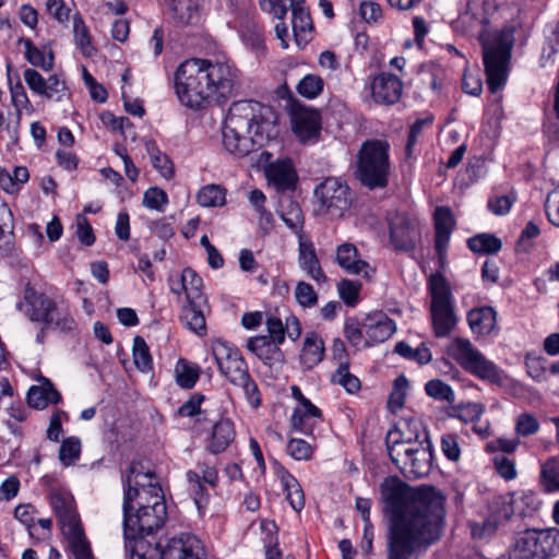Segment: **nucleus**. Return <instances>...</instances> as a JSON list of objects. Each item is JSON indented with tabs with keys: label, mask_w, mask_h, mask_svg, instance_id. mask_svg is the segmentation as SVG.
Instances as JSON below:
<instances>
[{
	"label": "nucleus",
	"mask_w": 559,
	"mask_h": 559,
	"mask_svg": "<svg viewBox=\"0 0 559 559\" xmlns=\"http://www.w3.org/2000/svg\"><path fill=\"white\" fill-rule=\"evenodd\" d=\"M545 212L548 221L559 227V187L554 189L546 198Z\"/></svg>",
	"instance_id": "63"
},
{
	"label": "nucleus",
	"mask_w": 559,
	"mask_h": 559,
	"mask_svg": "<svg viewBox=\"0 0 559 559\" xmlns=\"http://www.w3.org/2000/svg\"><path fill=\"white\" fill-rule=\"evenodd\" d=\"M539 429V423L537 418L530 414H521L515 421V431L519 436L527 437L536 433Z\"/></svg>",
	"instance_id": "60"
},
{
	"label": "nucleus",
	"mask_w": 559,
	"mask_h": 559,
	"mask_svg": "<svg viewBox=\"0 0 559 559\" xmlns=\"http://www.w3.org/2000/svg\"><path fill=\"white\" fill-rule=\"evenodd\" d=\"M535 497L531 492H512L500 497L502 509L500 515L509 519L512 515L526 516L530 513L531 506L534 503Z\"/></svg>",
	"instance_id": "28"
},
{
	"label": "nucleus",
	"mask_w": 559,
	"mask_h": 559,
	"mask_svg": "<svg viewBox=\"0 0 559 559\" xmlns=\"http://www.w3.org/2000/svg\"><path fill=\"white\" fill-rule=\"evenodd\" d=\"M468 325L474 334L488 335L497 324V312L492 307L472 309L467 314Z\"/></svg>",
	"instance_id": "31"
},
{
	"label": "nucleus",
	"mask_w": 559,
	"mask_h": 559,
	"mask_svg": "<svg viewBox=\"0 0 559 559\" xmlns=\"http://www.w3.org/2000/svg\"><path fill=\"white\" fill-rule=\"evenodd\" d=\"M321 420V411L310 401H304L294 409L292 415V428L304 435H312L313 428Z\"/></svg>",
	"instance_id": "27"
},
{
	"label": "nucleus",
	"mask_w": 559,
	"mask_h": 559,
	"mask_svg": "<svg viewBox=\"0 0 559 559\" xmlns=\"http://www.w3.org/2000/svg\"><path fill=\"white\" fill-rule=\"evenodd\" d=\"M389 237L396 250L413 249L420 238L419 225L416 219L405 213H393L388 218Z\"/></svg>",
	"instance_id": "14"
},
{
	"label": "nucleus",
	"mask_w": 559,
	"mask_h": 559,
	"mask_svg": "<svg viewBox=\"0 0 559 559\" xmlns=\"http://www.w3.org/2000/svg\"><path fill=\"white\" fill-rule=\"evenodd\" d=\"M278 214L286 226L298 237L300 234H304V214L298 202L284 197L280 202Z\"/></svg>",
	"instance_id": "34"
},
{
	"label": "nucleus",
	"mask_w": 559,
	"mask_h": 559,
	"mask_svg": "<svg viewBox=\"0 0 559 559\" xmlns=\"http://www.w3.org/2000/svg\"><path fill=\"white\" fill-rule=\"evenodd\" d=\"M425 390L427 395L436 400L445 401L449 403H452L455 400V393L453 389L448 383L439 379L428 381L425 385Z\"/></svg>",
	"instance_id": "53"
},
{
	"label": "nucleus",
	"mask_w": 559,
	"mask_h": 559,
	"mask_svg": "<svg viewBox=\"0 0 559 559\" xmlns=\"http://www.w3.org/2000/svg\"><path fill=\"white\" fill-rule=\"evenodd\" d=\"M364 330L365 344L370 346L390 338L395 332V323L386 316L379 313L366 319Z\"/></svg>",
	"instance_id": "25"
},
{
	"label": "nucleus",
	"mask_w": 559,
	"mask_h": 559,
	"mask_svg": "<svg viewBox=\"0 0 559 559\" xmlns=\"http://www.w3.org/2000/svg\"><path fill=\"white\" fill-rule=\"evenodd\" d=\"M168 9L180 24H191L199 17L201 0H166Z\"/></svg>",
	"instance_id": "35"
},
{
	"label": "nucleus",
	"mask_w": 559,
	"mask_h": 559,
	"mask_svg": "<svg viewBox=\"0 0 559 559\" xmlns=\"http://www.w3.org/2000/svg\"><path fill=\"white\" fill-rule=\"evenodd\" d=\"M333 383L343 386L346 392L354 394L360 390L359 379L349 372V365L337 366L331 378Z\"/></svg>",
	"instance_id": "50"
},
{
	"label": "nucleus",
	"mask_w": 559,
	"mask_h": 559,
	"mask_svg": "<svg viewBox=\"0 0 559 559\" xmlns=\"http://www.w3.org/2000/svg\"><path fill=\"white\" fill-rule=\"evenodd\" d=\"M317 212L332 218L342 217L349 204V188L340 178H326L314 189Z\"/></svg>",
	"instance_id": "12"
},
{
	"label": "nucleus",
	"mask_w": 559,
	"mask_h": 559,
	"mask_svg": "<svg viewBox=\"0 0 559 559\" xmlns=\"http://www.w3.org/2000/svg\"><path fill=\"white\" fill-rule=\"evenodd\" d=\"M168 203L167 193L157 187L148 188L144 194L142 204L150 210H154L157 212H164L165 206Z\"/></svg>",
	"instance_id": "54"
},
{
	"label": "nucleus",
	"mask_w": 559,
	"mask_h": 559,
	"mask_svg": "<svg viewBox=\"0 0 559 559\" xmlns=\"http://www.w3.org/2000/svg\"><path fill=\"white\" fill-rule=\"evenodd\" d=\"M17 308L24 311L31 321L41 322L47 328L62 332L72 331L75 328L70 307L62 298H51L28 288L25 290L24 301L19 302Z\"/></svg>",
	"instance_id": "7"
},
{
	"label": "nucleus",
	"mask_w": 559,
	"mask_h": 559,
	"mask_svg": "<svg viewBox=\"0 0 559 559\" xmlns=\"http://www.w3.org/2000/svg\"><path fill=\"white\" fill-rule=\"evenodd\" d=\"M402 91L400 78L391 73L382 72L371 83V95L377 103L394 104L401 98Z\"/></svg>",
	"instance_id": "22"
},
{
	"label": "nucleus",
	"mask_w": 559,
	"mask_h": 559,
	"mask_svg": "<svg viewBox=\"0 0 559 559\" xmlns=\"http://www.w3.org/2000/svg\"><path fill=\"white\" fill-rule=\"evenodd\" d=\"M10 93L11 100L16 109V112H20V115H22V111L24 109L29 110L32 108L25 88L20 81H17L15 84H10Z\"/></svg>",
	"instance_id": "62"
},
{
	"label": "nucleus",
	"mask_w": 559,
	"mask_h": 559,
	"mask_svg": "<svg viewBox=\"0 0 559 559\" xmlns=\"http://www.w3.org/2000/svg\"><path fill=\"white\" fill-rule=\"evenodd\" d=\"M275 474L286 493L290 507L300 512L305 507V495L297 479L283 466H277Z\"/></svg>",
	"instance_id": "30"
},
{
	"label": "nucleus",
	"mask_w": 559,
	"mask_h": 559,
	"mask_svg": "<svg viewBox=\"0 0 559 559\" xmlns=\"http://www.w3.org/2000/svg\"><path fill=\"white\" fill-rule=\"evenodd\" d=\"M147 555H152L154 559H206L202 542L190 533H181L170 538L163 548L155 545Z\"/></svg>",
	"instance_id": "13"
},
{
	"label": "nucleus",
	"mask_w": 559,
	"mask_h": 559,
	"mask_svg": "<svg viewBox=\"0 0 559 559\" xmlns=\"http://www.w3.org/2000/svg\"><path fill=\"white\" fill-rule=\"evenodd\" d=\"M212 355L221 373L236 386H240L247 402L252 407L261 404V393L249 373V367L240 350L233 344L216 340L212 344Z\"/></svg>",
	"instance_id": "6"
},
{
	"label": "nucleus",
	"mask_w": 559,
	"mask_h": 559,
	"mask_svg": "<svg viewBox=\"0 0 559 559\" xmlns=\"http://www.w3.org/2000/svg\"><path fill=\"white\" fill-rule=\"evenodd\" d=\"M277 116L266 105L253 100L234 103L223 128V145L236 156H246L275 136Z\"/></svg>",
	"instance_id": "4"
},
{
	"label": "nucleus",
	"mask_w": 559,
	"mask_h": 559,
	"mask_svg": "<svg viewBox=\"0 0 559 559\" xmlns=\"http://www.w3.org/2000/svg\"><path fill=\"white\" fill-rule=\"evenodd\" d=\"M390 171L389 144L382 140H368L357 154L356 177L370 189L388 185Z\"/></svg>",
	"instance_id": "8"
},
{
	"label": "nucleus",
	"mask_w": 559,
	"mask_h": 559,
	"mask_svg": "<svg viewBox=\"0 0 559 559\" xmlns=\"http://www.w3.org/2000/svg\"><path fill=\"white\" fill-rule=\"evenodd\" d=\"M431 445L430 443L416 444L412 454L404 462L401 469L403 474L412 477H421L429 473L431 467Z\"/></svg>",
	"instance_id": "26"
},
{
	"label": "nucleus",
	"mask_w": 559,
	"mask_h": 559,
	"mask_svg": "<svg viewBox=\"0 0 559 559\" xmlns=\"http://www.w3.org/2000/svg\"><path fill=\"white\" fill-rule=\"evenodd\" d=\"M559 551V530H527L520 534L510 559H549Z\"/></svg>",
	"instance_id": "11"
},
{
	"label": "nucleus",
	"mask_w": 559,
	"mask_h": 559,
	"mask_svg": "<svg viewBox=\"0 0 559 559\" xmlns=\"http://www.w3.org/2000/svg\"><path fill=\"white\" fill-rule=\"evenodd\" d=\"M323 86L324 82L319 75L307 74L297 84V92L308 99H313L322 93Z\"/></svg>",
	"instance_id": "51"
},
{
	"label": "nucleus",
	"mask_w": 559,
	"mask_h": 559,
	"mask_svg": "<svg viewBox=\"0 0 559 559\" xmlns=\"http://www.w3.org/2000/svg\"><path fill=\"white\" fill-rule=\"evenodd\" d=\"M389 432H396L400 440L408 444H414V448H416V444L430 443L428 432L418 419L402 420Z\"/></svg>",
	"instance_id": "32"
},
{
	"label": "nucleus",
	"mask_w": 559,
	"mask_h": 559,
	"mask_svg": "<svg viewBox=\"0 0 559 559\" xmlns=\"http://www.w3.org/2000/svg\"><path fill=\"white\" fill-rule=\"evenodd\" d=\"M361 284L358 281L341 280L337 284V292L345 305L354 307L358 302Z\"/></svg>",
	"instance_id": "55"
},
{
	"label": "nucleus",
	"mask_w": 559,
	"mask_h": 559,
	"mask_svg": "<svg viewBox=\"0 0 559 559\" xmlns=\"http://www.w3.org/2000/svg\"><path fill=\"white\" fill-rule=\"evenodd\" d=\"M388 559H412L437 543L444 524V497L433 487L412 488L396 477L381 485Z\"/></svg>",
	"instance_id": "1"
},
{
	"label": "nucleus",
	"mask_w": 559,
	"mask_h": 559,
	"mask_svg": "<svg viewBox=\"0 0 559 559\" xmlns=\"http://www.w3.org/2000/svg\"><path fill=\"white\" fill-rule=\"evenodd\" d=\"M200 367L180 358L175 366L176 383L182 389H192L200 378Z\"/></svg>",
	"instance_id": "42"
},
{
	"label": "nucleus",
	"mask_w": 559,
	"mask_h": 559,
	"mask_svg": "<svg viewBox=\"0 0 559 559\" xmlns=\"http://www.w3.org/2000/svg\"><path fill=\"white\" fill-rule=\"evenodd\" d=\"M436 231L451 233L454 226V219L448 207H437L435 211Z\"/></svg>",
	"instance_id": "64"
},
{
	"label": "nucleus",
	"mask_w": 559,
	"mask_h": 559,
	"mask_svg": "<svg viewBox=\"0 0 559 559\" xmlns=\"http://www.w3.org/2000/svg\"><path fill=\"white\" fill-rule=\"evenodd\" d=\"M23 78L34 94L48 100L62 102L68 96L67 83L60 74L55 73L45 79L39 72L28 68Z\"/></svg>",
	"instance_id": "15"
},
{
	"label": "nucleus",
	"mask_w": 559,
	"mask_h": 559,
	"mask_svg": "<svg viewBox=\"0 0 559 559\" xmlns=\"http://www.w3.org/2000/svg\"><path fill=\"white\" fill-rule=\"evenodd\" d=\"M298 266L310 278L318 283L326 281V276L321 267L313 242L305 234L298 238Z\"/></svg>",
	"instance_id": "20"
},
{
	"label": "nucleus",
	"mask_w": 559,
	"mask_h": 559,
	"mask_svg": "<svg viewBox=\"0 0 559 559\" xmlns=\"http://www.w3.org/2000/svg\"><path fill=\"white\" fill-rule=\"evenodd\" d=\"M74 559H95L82 525L63 532Z\"/></svg>",
	"instance_id": "39"
},
{
	"label": "nucleus",
	"mask_w": 559,
	"mask_h": 559,
	"mask_svg": "<svg viewBox=\"0 0 559 559\" xmlns=\"http://www.w3.org/2000/svg\"><path fill=\"white\" fill-rule=\"evenodd\" d=\"M169 285L174 294L183 293L187 302H206L202 292L203 281L192 269H185L180 275L170 277Z\"/></svg>",
	"instance_id": "19"
},
{
	"label": "nucleus",
	"mask_w": 559,
	"mask_h": 559,
	"mask_svg": "<svg viewBox=\"0 0 559 559\" xmlns=\"http://www.w3.org/2000/svg\"><path fill=\"white\" fill-rule=\"evenodd\" d=\"M239 33L242 41L252 50L262 51L264 40L261 28L250 19H246L239 26Z\"/></svg>",
	"instance_id": "44"
},
{
	"label": "nucleus",
	"mask_w": 559,
	"mask_h": 559,
	"mask_svg": "<svg viewBox=\"0 0 559 559\" xmlns=\"http://www.w3.org/2000/svg\"><path fill=\"white\" fill-rule=\"evenodd\" d=\"M265 176L277 191H286L294 188L297 175L292 159L284 158L270 163L265 167Z\"/></svg>",
	"instance_id": "23"
},
{
	"label": "nucleus",
	"mask_w": 559,
	"mask_h": 559,
	"mask_svg": "<svg viewBox=\"0 0 559 559\" xmlns=\"http://www.w3.org/2000/svg\"><path fill=\"white\" fill-rule=\"evenodd\" d=\"M50 506L61 524L62 533L81 525L75 510L74 499L67 491H53L49 498Z\"/></svg>",
	"instance_id": "21"
},
{
	"label": "nucleus",
	"mask_w": 559,
	"mask_h": 559,
	"mask_svg": "<svg viewBox=\"0 0 559 559\" xmlns=\"http://www.w3.org/2000/svg\"><path fill=\"white\" fill-rule=\"evenodd\" d=\"M336 263L345 272L353 275H361L370 281L374 276V269L359 257L358 249L355 245L345 242L336 248Z\"/></svg>",
	"instance_id": "17"
},
{
	"label": "nucleus",
	"mask_w": 559,
	"mask_h": 559,
	"mask_svg": "<svg viewBox=\"0 0 559 559\" xmlns=\"http://www.w3.org/2000/svg\"><path fill=\"white\" fill-rule=\"evenodd\" d=\"M414 444L403 442L397 438L396 432H388L386 435V450L393 464L401 471L404 462L412 454Z\"/></svg>",
	"instance_id": "41"
},
{
	"label": "nucleus",
	"mask_w": 559,
	"mask_h": 559,
	"mask_svg": "<svg viewBox=\"0 0 559 559\" xmlns=\"http://www.w3.org/2000/svg\"><path fill=\"white\" fill-rule=\"evenodd\" d=\"M292 129L302 143L317 142L321 132V116L312 108H298L292 116Z\"/></svg>",
	"instance_id": "16"
},
{
	"label": "nucleus",
	"mask_w": 559,
	"mask_h": 559,
	"mask_svg": "<svg viewBox=\"0 0 559 559\" xmlns=\"http://www.w3.org/2000/svg\"><path fill=\"white\" fill-rule=\"evenodd\" d=\"M290 8L294 38L298 47H304L310 40L312 33L310 13L305 7V0H290Z\"/></svg>",
	"instance_id": "24"
},
{
	"label": "nucleus",
	"mask_w": 559,
	"mask_h": 559,
	"mask_svg": "<svg viewBox=\"0 0 559 559\" xmlns=\"http://www.w3.org/2000/svg\"><path fill=\"white\" fill-rule=\"evenodd\" d=\"M197 201L203 207H221L226 203V191L219 185H206L198 192Z\"/></svg>",
	"instance_id": "45"
},
{
	"label": "nucleus",
	"mask_w": 559,
	"mask_h": 559,
	"mask_svg": "<svg viewBox=\"0 0 559 559\" xmlns=\"http://www.w3.org/2000/svg\"><path fill=\"white\" fill-rule=\"evenodd\" d=\"M133 361L135 367L142 371L147 372L152 369V356L144 338L135 336L133 340Z\"/></svg>",
	"instance_id": "49"
},
{
	"label": "nucleus",
	"mask_w": 559,
	"mask_h": 559,
	"mask_svg": "<svg viewBox=\"0 0 559 559\" xmlns=\"http://www.w3.org/2000/svg\"><path fill=\"white\" fill-rule=\"evenodd\" d=\"M153 478L151 472H142L133 464L123 480V531L129 559H154L147 555L152 546L143 535L154 533L166 520L162 488Z\"/></svg>",
	"instance_id": "2"
},
{
	"label": "nucleus",
	"mask_w": 559,
	"mask_h": 559,
	"mask_svg": "<svg viewBox=\"0 0 559 559\" xmlns=\"http://www.w3.org/2000/svg\"><path fill=\"white\" fill-rule=\"evenodd\" d=\"M24 47V57L33 66L41 68L44 71H51L53 69V53L49 49L36 47L31 39L21 38L19 40Z\"/></svg>",
	"instance_id": "37"
},
{
	"label": "nucleus",
	"mask_w": 559,
	"mask_h": 559,
	"mask_svg": "<svg viewBox=\"0 0 559 559\" xmlns=\"http://www.w3.org/2000/svg\"><path fill=\"white\" fill-rule=\"evenodd\" d=\"M501 246L500 239L489 234L477 235L468 239V248L477 253H496Z\"/></svg>",
	"instance_id": "48"
},
{
	"label": "nucleus",
	"mask_w": 559,
	"mask_h": 559,
	"mask_svg": "<svg viewBox=\"0 0 559 559\" xmlns=\"http://www.w3.org/2000/svg\"><path fill=\"white\" fill-rule=\"evenodd\" d=\"M81 453V441L78 437H69L61 443L59 450V460L64 466L74 464Z\"/></svg>",
	"instance_id": "52"
},
{
	"label": "nucleus",
	"mask_w": 559,
	"mask_h": 559,
	"mask_svg": "<svg viewBox=\"0 0 559 559\" xmlns=\"http://www.w3.org/2000/svg\"><path fill=\"white\" fill-rule=\"evenodd\" d=\"M429 292L431 296L430 316L435 335L445 337L457 322L452 292L441 275L430 276Z\"/></svg>",
	"instance_id": "10"
},
{
	"label": "nucleus",
	"mask_w": 559,
	"mask_h": 559,
	"mask_svg": "<svg viewBox=\"0 0 559 559\" xmlns=\"http://www.w3.org/2000/svg\"><path fill=\"white\" fill-rule=\"evenodd\" d=\"M441 451L449 461L459 462L461 457L459 436L455 433H443L441 436Z\"/></svg>",
	"instance_id": "58"
},
{
	"label": "nucleus",
	"mask_w": 559,
	"mask_h": 559,
	"mask_svg": "<svg viewBox=\"0 0 559 559\" xmlns=\"http://www.w3.org/2000/svg\"><path fill=\"white\" fill-rule=\"evenodd\" d=\"M324 342L316 332L307 333L300 350L299 360L304 369L310 370L322 361Z\"/></svg>",
	"instance_id": "29"
},
{
	"label": "nucleus",
	"mask_w": 559,
	"mask_h": 559,
	"mask_svg": "<svg viewBox=\"0 0 559 559\" xmlns=\"http://www.w3.org/2000/svg\"><path fill=\"white\" fill-rule=\"evenodd\" d=\"M144 147L150 156L151 164L165 179L174 176V166L169 157L163 153L154 140H145Z\"/></svg>",
	"instance_id": "40"
},
{
	"label": "nucleus",
	"mask_w": 559,
	"mask_h": 559,
	"mask_svg": "<svg viewBox=\"0 0 559 559\" xmlns=\"http://www.w3.org/2000/svg\"><path fill=\"white\" fill-rule=\"evenodd\" d=\"M513 27H504L480 36L483 60L488 88L498 92L507 82L511 50L514 44Z\"/></svg>",
	"instance_id": "5"
},
{
	"label": "nucleus",
	"mask_w": 559,
	"mask_h": 559,
	"mask_svg": "<svg viewBox=\"0 0 559 559\" xmlns=\"http://www.w3.org/2000/svg\"><path fill=\"white\" fill-rule=\"evenodd\" d=\"M449 355L468 373L492 384H501L503 372L469 340L457 337L449 346Z\"/></svg>",
	"instance_id": "9"
},
{
	"label": "nucleus",
	"mask_w": 559,
	"mask_h": 559,
	"mask_svg": "<svg viewBox=\"0 0 559 559\" xmlns=\"http://www.w3.org/2000/svg\"><path fill=\"white\" fill-rule=\"evenodd\" d=\"M239 76V70L228 61L187 59L175 72L176 95L185 107L200 109L230 97Z\"/></svg>",
	"instance_id": "3"
},
{
	"label": "nucleus",
	"mask_w": 559,
	"mask_h": 559,
	"mask_svg": "<svg viewBox=\"0 0 559 559\" xmlns=\"http://www.w3.org/2000/svg\"><path fill=\"white\" fill-rule=\"evenodd\" d=\"M60 400V393L47 380L39 386H32L27 393L28 405L36 409H44L48 404H57Z\"/></svg>",
	"instance_id": "36"
},
{
	"label": "nucleus",
	"mask_w": 559,
	"mask_h": 559,
	"mask_svg": "<svg viewBox=\"0 0 559 559\" xmlns=\"http://www.w3.org/2000/svg\"><path fill=\"white\" fill-rule=\"evenodd\" d=\"M234 439L235 429L233 423L229 419H222L217 421L213 427L207 449L213 454L222 453L227 449Z\"/></svg>",
	"instance_id": "33"
},
{
	"label": "nucleus",
	"mask_w": 559,
	"mask_h": 559,
	"mask_svg": "<svg viewBox=\"0 0 559 559\" xmlns=\"http://www.w3.org/2000/svg\"><path fill=\"white\" fill-rule=\"evenodd\" d=\"M295 298L302 307H313L318 301L317 293L313 287L306 282H299L295 288Z\"/></svg>",
	"instance_id": "61"
},
{
	"label": "nucleus",
	"mask_w": 559,
	"mask_h": 559,
	"mask_svg": "<svg viewBox=\"0 0 559 559\" xmlns=\"http://www.w3.org/2000/svg\"><path fill=\"white\" fill-rule=\"evenodd\" d=\"M540 483L546 492H559V456H551L542 464Z\"/></svg>",
	"instance_id": "43"
},
{
	"label": "nucleus",
	"mask_w": 559,
	"mask_h": 559,
	"mask_svg": "<svg viewBox=\"0 0 559 559\" xmlns=\"http://www.w3.org/2000/svg\"><path fill=\"white\" fill-rule=\"evenodd\" d=\"M73 34L76 47L85 57H91L95 52L92 45L90 31L80 14L73 16Z\"/></svg>",
	"instance_id": "46"
},
{
	"label": "nucleus",
	"mask_w": 559,
	"mask_h": 559,
	"mask_svg": "<svg viewBox=\"0 0 559 559\" xmlns=\"http://www.w3.org/2000/svg\"><path fill=\"white\" fill-rule=\"evenodd\" d=\"M205 302H186L182 306L180 320L193 333L198 335L205 334L206 323L202 311V305Z\"/></svg>",
	"instance_id": "38"
},
{
	"label": "nucleus",
	"mask_w": 559,
	"mask_h": 559,
	"mask_svg": "<svg viewBox=\"0 0 559 559\" xmlns=\"http://www.w3.org/2000/svg\"><path fill=\"white\" fill-rule=\"evenodd\" d=\"M516 198L513 193L506 195H493L488 200V209L495 215H506L510 212Z\"/></svg>",
	"instance_id": "59"
},
{
	"label": "nucleus",
	"mask_w": 559,
	"mask_h": 559,
	"mask_svg": "<svg viewBox=\"0 0 559 559\" xmlns=\"http://www.w3.org/2000/svg\"><path fill=\"white\" fill-rule=\"evenodd\" d=\"M247 348L270 369L278 370L284 364V354L280 344L270 341L266 335L252 336L247 341Z\"/></svg>",
	"instance_id": "18"
},
{
	"label": "nucleus",
	"mask_w": 559,
	"mask_h": 559,
	"mask_svg": "<svg viewBox=\"0 0 559 559\" xmlns=\"http://www.w3.org/2000/svg\"><path fill=\"white\" fill-rule=\"evenodd\" d=\"M287 453L297 461L309 460L313 453V447L306 440L292 438L287 443Z\"/></svg>",
	"instance_id": "57"
},
{
	"label": "nucleus",
	"mask_w": 559,
	"mask_h": 559,
	"mask_svg": "<svg viewBox=\"0 0 559 559\" xmlns=\"http://www.w3.org/2000/svg\"><path fill=\"white\" fill-rule=\"evenodd\" d=\"M485 413V406L481 403L468 402L459 404L452 408V417L465 424H475Z\"/></svg>",
	"instance_id": "47"
},
{
	"label": "nucleus",
	"mask_w": 559,
	"mask_h": 559,
	"mask_svg": "<svg viewBox=\"0 0 559 559\" xmlns=\"http://www.w3.org/2000/svg\"><path fill=\"white\" fill-rule=\"evenodd\" d=\"M186 476L188 480L189 492L193 497L195 506L198 509H200L207 501V496L202 484L201 476L193 471H188Z\"/></svg>",
	"instance_id": "56"
}]
</instances>
